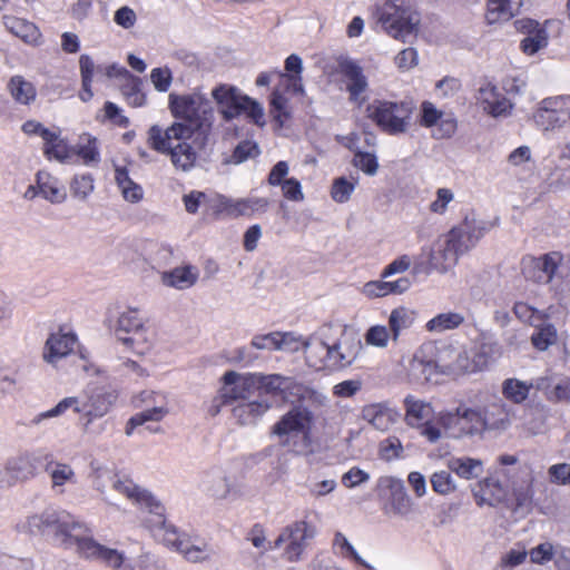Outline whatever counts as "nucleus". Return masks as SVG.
Listing matches in <instances>:
<instances>
[{"label": "nucleus", "mask_w": 570, "mask_h": 570, "mask_svg": "<svg viewBox=\"0 0 570 570\" xmlns=\"http://www.w3.org/2000/svg\"><path fill=\"white\" fill-rule=\"evenodd\" d=\"M168 110L175 121L165 129L159 125L150 126L147 145L169 156L176 168L188 171L214 144L215 108L204 94L193 91L170 92Z\"/></svg>", "instance_id": "f257e3e1"}, {"label": "nucleus", "mask_w": 570, "mask_h": 570, "mask_svg": "<svg viewBox=\"0 0 570 570\" xmlns=\"http://www.w3.org/2000/svg\"><path fill=\"white\" fill-rule=\"evenodd\" d=\"M38 530L67 549L75 547L79 557L100 561L114 570L120 569L125 561L121 551L97 542L91 529L66 511L42 512Z\"/></svg>", "instance_id": "f03ea898"}, {"label": "nucleus", "mask_w": 570, "mask_h": 570, "mask_svg": "<svg viewBox=\"0 0 570 570\" xmlns=\"http://www.w3.org/2000/svg\"><path fill=\"white\" fill-rule=\"evenodd\" d=\"M144 524L156 540L181 553L186 560L198 562L206 559L205 551L191 544L189 535L180 533L175 525L167 523L165 507L161 502H159V509H153L144 517Z\"/></svg>", "instance_id": "7ed1b4c3"}, {"label": "nucleus", "mask_w": 570, "mask_h": 570, "mask_svg": "<svg viewBox=\"0 0 570 570\" xmlns=\"http://www.w3.org/2000/svg\"><path fill=\"white\" fill-rule=\"evenodd\" d=\"M118 394L114 390L95 387L87 392L86 401L81 402L76 396L65 397L55 407L43 412L38 419L59 416L67 410L72 409L77 414L87 417L88 422L105 416L117 402Z\"/></svg>", "instance_id": "20e7f679"}, {"label": "nucleus", "mask_w": 570, "mask_h": 570, "mask_svg": "<svg viewBox=\"0 0 570 570\" xmlns=\"http://www.w3.org/2000/svg\"><path fill=\"white\" fill-rule=\"evenodd\" d=\"M411 101L376 99L366 108L367 117L385 134L400 135L407 131L413 114Z\"/></svg>", "instance_id": "39448f33"}, {"label": "nucleus", "mask_w": 570, "mask_h": 570, "mask_svg": "<svg viewBox=\"0 0 570 570\" xmlns=\"http://www.w3.org/2000/svg\"><path fill=\"white\" fill-rule=\"evenodd\" d=\"M80 73H81V89L78 94L79 98L87 102L94 97L91 90L92 78L96 75L98 79L105 78H126L130 81V91L127 92L129 96H135V106H141L145 97L139 90V79L134 77L125 67L118 65L109 66H95L92 59L82 55L79 59Z\"/></svg>", "instance_id": "423d86ee"}, {"label": "nucleus", "mask_w": 570, "mask_h": 570, "mask_svg": "<svg viewBox=\"0 0 570 570\" xmlns=\"http://www.w3.org/2000/svg\"><path fill=\"white\" fill-rule=\"evenodd\" d=\"M212 97L216 101L219 112L227 121L246 115L255 124H261L264 117L261 105L230 85L220 83L212 90Z\"/></svg>", "instance_id": "0eeeda50"}, {"label": "nucleus", "mask_w": 570, "mask_h": 570, "mask_svg": "<svg viewBox=\"0 0 570 570\" xmlns=\"http://www.w3.org/2000/svg\"><path fill=\"white\" fill-rule=\"evenodd\" d=\"M376 18L382 29L392 36H416L421 22L416 10L399 6L392 0H385L376 8Z\"/></svg>", "instance_id": "6e6552de"}, {"label": "nucleus", "mask_w": 570, "mask_h": 570, "mask_svg": "<svg viewBox=\"0 0 570 570\" xmlns=\"http://www.w3.org/2000/svg\"><path fill=\"white\" fill-rule=\"evenodd\" d=\"M436 423L453 439L472 438L483 434L481 424V409L460 404L454 411L438 413Z\"/></svg>", "instance_id": "1a4fd4ad"}, {"label": "nucleus", "mask_w": 570, "mask_h": 570, "mask_svg": "<svg viewBox=\"0 0 570 570\" xmlns=\"http://www.w3.org/2000/svg\"><path fill=\"white\" fill-rule=\"evenodd\" d=\"M563 261L564 255L559 250H551L539 256L528 254L521 258V274L528 282L549 284L558 274Z\"/></svg>", "instance_id": "9d476101"}, {"label": "nucleus", "mask_w": 570, "mask_h": 570, "mask_svg": "<svg viewBox=\"0 0 570 570\" xmlns=\"http://www.w3.org/2000/svg\"><path fill=\"white\" fill-rule=\"evenodd\" d=\"M286 383V376L279 374H253L245 376V379L233 390L232 393L225 394L220 397L219 405L230 404L233 401L246 400L250 396L252 390L257 386L267 394L281 396L283 385Z\"/></svg>", "instance_id": "9b49d317"}, {"label": "nucleus", "mask_w": 570, "mask_h": 570, "mask_svg": "<svg viewBox=\"0 0 570 570\" xmlns=\"http://www.w3.org/2000/svg\"><path fill=\"white\" fill-rule=\"evenodd\" d=\"M471 235L463 226L453 227L448 234L442 249L431 254V264L439 271H446L455 265L461 254L468 250L466 240Z\"/></svg>", "instance_id": "f8f14e48"}, {"label": "nucleus", "mask_w": 570, "mask_h": 570, "mask_svg": "<svg viewBox=\"0 0 570 570\" xmlns=\"http://www.w3.org/2000/svg\"><path fill=\"white\" fill-rule=\"evenodd\" d=\"M336 71L345 83L348 100L357 107H362L366 100L365 92L368 89V81L363 68L354 60L341 58L337 60Z\"/></svg>", "instance_id": "ddd939ff"}, {"label": "nucleus", "mask_w": 570, "mask_h": 570, "mask_svg": "<svg viewBox=\"0 0 570 570\" xmlns=\"http://www.w3.org/2000/svg\"><path fill=\"white\" fill-rule=\"evenodd\" d=\"M36 458L33 452L24 451L10 456L6 465L0 468V488H12L23 483L35 475Z\"/></svg>", "instance_id": "4468645a"}, {"label": "nucleus", "mask_w": 570, "mask_h": 570, "mask_svg": "<svg viewBox=\"0 0 570 570\" xmlns=\"http://www.w3.org/2000/svg\"><path fill=\"white\" fill-rule=\"evenodd\" d=\"M314 535V530L308 525L306 521H296L287 525L278 538L273 542L268 543L266 550L277 549L283 543L287 542L285 549L286 559L291 562L299 559L304 551L306 540Z\"/></svg>", "instance_id": "2eb2a0df"}, {"label": "nucleus", "mask_w": 570, "mask_h": 570, "mask_svg": "<svg viewBox=\"0 0 570 570\" xmlns=\"http://www.w3.org/2000/svg\"><path fill=\"white\" fill-rule=\"evenodd\" d=\"M419 124L424 128H433V137L436 139L450 138L458 127L456 119L452 115H444L429 100L420 105Z\"/></svg>", "instance_id": "dca6fc26"}, {"label": "nucleus", "mask_w": 570, "mask_h": 570, "mask_svg": "<svg viewBox=\"0 0 570 570\" xmlns=\"http://www.w3.org/2000/svg\"><path fill=\"white\" fill-rule=\"evenodd\" d=\"M314 423L313 412L302 405H294L274 425L272 432L278 436L292 433L307 438Z\"/></svg>", "instance_id": "f3484780"}, {"label": "nucleus", "mask_w": 570, "mask_h": 570, "mask_svg": "<svg viewBox=\"0 0 570 570\" xmlns=\"http://www.w3.org/2000/svg\"><path fill=\"white\" fill-rule=\"evenodd\" d=\"M331 347V370H343L354 363L363 350L361 338L353 333H343Z\"/></svg>", "instance_id": "a211bd4d"}, {"label": "nucleus", "mask_w": 570, "mask_h": 570, "mask_svg": "<svg viewBox=\"0 0 570 570\" xmlns=\"http://www.w3.org/2000/svg\"><path fill=\"white\" fill-rule=\"evenodd\" d=\"M38 136L43 140V155L49 160L53 159L59 163L71 164L72 146L60 137L59 130H49L38 122Z\"/></svg>", "instance_id": "6ab92c4d"}, {"label": "nucleus", "mask_w": 570, "mask_h": 570, "mask_svg": "<svg viewBox=\"0 0 570 570\" xmlns=\"http://www.w3.org/2000/svg\"><path fill=\"white\" fill-rule=\"evenodd\" d=\"M361 415L376 430L387 431L397 421L399 412L389 402H377L364 405Z\"/></svg>", "instance_id": "aec40b11"}, {"label": "nucleus", "mask_w": 570, "mask_h": 570, "mask_svg": "<svg viewBox=\"0 0 570 570\" xmlns=\"http://www.w3.org/2000/svg\"><path fill=\"white\" fill-rule=\"evenodd\" d=\"M476 98L483 109L493 117L505 116L512 109L510 100L491 82H485L479 88Z\"/></svg>", "instance_id": "412c9836"}, {"label": "nucleus", "mask_w": 570, "mask_h": 570, "mask_svg": "<svg viewBox=\"0 0 570 570\" xmlns=\"http://www.w3.org/2000/svg\"><path fill=\"white\" fill-rule=\"evenodd\" d=\"M77 343L78 338L76 334L65 333L60 330L58 333L51 334L47 340L43 358L49 363H55L72 353Z\"/></svg>", "instance_id": "4be33fe9"}, {"label": "nucleus", "mask_w": 570, "mask_h": 570, "mask_svg": "<svg viewBox=\"0 0 570 570\" xmlns=\"http://www.w3.org/2000/svg\"><path fill=\"white\" fill-rule=\"evenodd\" d=\"M115 489L125 494L134 503H136L144 517L153 509H159V501L147 490L139 488L128 480H118Z\"/></svg>", "instance_id": "5701e85b"}, {"label": "nucleus", "mask_w": 570, "mask_h": 570, "mask_svg": "<svg viewBox=\"0 0 570 570\" xmlns=\"http://www.w3.org/2000/svg\"><path fill=\"white\" fill-rule=\"evenodd\" d=\"M81 163L86 166L98 165L100 163L99 141L92 135L85 132L79 136V139L71 151V164Z\"/></svg>", "instance_id": "b1692460"}, {"label": "nucleus", "mask_w": 570, "mask_h": 570, "mask_svg": "<svg viewBox=\"0 0 570 570\" xmlns=\"http://www.w3.org/2000/svg\"><path fill=\"white\" fill-rule=\"evenodd\" d=\"M511 422V411L501 400L488 404L481 410L482 432L488 430H505Z\"/></svg>", "instance_id": "393cba45"}, {"label": "nucleus", "mask_w": 570, "mask_h": 570, "mask_svg": "<svg viewBox=\"0 0 570 570\" xmlns=\"http://www.w3.org/2000/svg\"><path fill=\"white\" fill-rule=\"evenodd\" d=\"M558 104L552 98L543 99L541 107L534 115L535 122L544 130L561 127L569 119V112L563 109H557L554 106Z\"/></svg>", "instance_id": "a878e982"}, {"label": "nucleus", "mask_w": 570, "mask_h": 570, "mask_svg": "<svg viewBox=\"0 0 570 570\" xmlns=\"http://www.w3.org/2000/svg\"><path fill=\"white\" fill-rule=\"evenodd\" d=\"M562 22L559 19H547L542 24L531 18H521L514 21L515 31L524 36H558Z\"/></svg>", "instance_id": "bb28decb"}, {"label": "nucleus", "mask_w": 570, "mask_h": 570, "mask_svg": "<svg viewBox=\"0 0 570 570\" xmlns=\"http://www.w3.org/2000/svg\"><path fill=\"white\" fill-rule=\"evenodd\" d=\"M268 206L266 198L226 199L222 203V210L232 218L252 216L255 212H265Z\"/></svg>", "instance_id": "cd10ccee"}, {"label": "nucleus", "mask_w": 570, "mask_h": 570, "mask_svg": "<svg viewBox=\"0 0 570 570\" xmlns=\"http://www.w3.org/2000/svg\"><path fill=\"white\" fill-rule=\"evenodd\" d=\"M473 494L479 505L494 507L504 500L507 492L498 480L487 478L478 483Z\"/></svg>", "instance_id": "c85d7f7f"}, {"label": "nucleus", "mask_w": 570, "mask_h": 570, "mask_svg": "<svg viewBox=\"0 0 570 570\" xmlns=\"http://www.w3.org/2000/svg\"><path fill=\"white\" fill-rule=\"evenodd\" d=\"M304 355L309 367L316 371L331 370V347L322 340H311L305 344Z\"/></svg>", "instance_id": "c756f323"}, {"label": "nucleus", "mask_w": 570, "mask_h": 570, "mask_svg": "<svg viewBox=\"0 0 570 570\" xmlns=\"http://www.w3.org/2000/svg\"><path fill=\"white\" fill-rule=\"evenodd\" d=\"M405 423L411 428H417L431 419L433 407L430 403L417 400L412 395L404 399Z\"/></svg>", "instance_id": "7c9ffc66"}, {"label": "nucleus", "mask_w": 570, "mask_h": 570, "mask_svg": "<svg viewBox=\"0 0 570 570\" xmlns=\"http://www.w3.org/2000/svg\"><path fill=\"white\" fill-rule=\"evenodd\" d=\"M370 281L364 285V293L368 297H384L391 294H402L406 292L411 282L407 277H401L396 281Z\"/></svg>", "instance_id": "2f4dec72"}, {"label": "nucleus", "mask_w": 570, "mask_h": 570, "mask_svg": "<svg viewBox=\"0 0 570 570\" xmlns=\"http://www.w3.org/2000/svg\"><path fill=\"white\" fill-rule=\"evenodd\" d=\"M269 404L266 402H240L233 407V416L240 425L256 424L257 421L268 411Z\"/></svg>", "instance_id": "473e14b6"}, {"label": "nucleus", "mask_w": 570, "mask_h": 570, "mask_svg": "<svg viewBox=\"0 0 570 570\" xmlns=\"http://www.w3.org/2000/svg\"><path fill=\"white\" fill-rule=\"evenodd\" d=\"M38 195L51 203H62L67 197L65 186L46 171H38Z\"/></svg>", "instance_id": "72a5a7b5"}, {"label": "nucleus", "mask_w": 570, "mask_h": 570, "mask_svg": "<svg viewBox=\"0 0 570 570\" xmlns=\"http://www.w3.org/2000/svg\"><path fill=\"white\" fill-rule=\"evenodd\" d=\"M533 389V382L521 381L514 377L505 379L501 385L503 397L513 404H522L527 401Z\"/></svg>", "instance_id": "f704fd0d"}, {"label": "nucleus", "mask_w": 570, "mask_h": 570, "mask_svg": "<svg viewBox=\"0 0 570 570\" xmlns=\"http://www.w3.org/2000/svg\"><path fill=\"white\" fill-rule=\"evenodd\" d=\"M281 396L284 400L296 399L297 401L303 400H313L318 403H324L325 396L318 393L317 391L304 385L303 383L297 382L293 377L286 376V383L283 385V391Z\"/></svg>", "instance_id": "c9c22d12"}, {"label": "nucleus", "mask_w": 570, "mask_h": 570, "mask_svg": "<svg viewBox=\"0 0 570 570\" xmlns=\"http://www.w3.org/2000/svg\"><path fill=\"white\" fill-rule=\"evenodd\" d=\"M115 180L126 200L136 203L142 198V188L129 177V171L126 167H116Z\"/></svg>", "instance_id": "e433bc0d"}, {"label": "nucleus", "mask_w": 570, "mask_h": 570, "mask_svg": "<svg viewBox=\"0 0 570 570\" xmlns=\"http://www.w3.org/2000/svg\"><path fill=\"white\" fill-rule=\"evenodd\" d=\"M161 279L167 286L185 289L196 283L197 274L193 273L190 266L176 267L173 271L165 272Z\"/></svg>", "instance_id": "4c0bfd02"}, {"label": "nucleus", "mask_w": 570, "mask_h": 570, "mask_svg": "<svg viewBox=\"0 0 570 570\" xmlns=\"http://www.w3.org/2000/svg\"><path fill=\"white\" fill-rule=\"evenodd\" d=\"M122 343L129 346L136 354L144 355L151 350L154 341V331L149 327H142L129 333L128 336L121 338Z\"/></svg>", "instance_id": "58836bf2"}, {"label": "nucleus", "mask_w": 570, "mask_h": 570, "mask_svg": "<svg viewBox=\"0 0 570 570\" xmlns=\"http://www.w3.org/2000/svg\"><path fill=\"white\" fill-rule=\"evenodd\" d=\"M515 4L507 0H488L485 20L489 24L509 21L513 16Z\"/></svg>", "instance_id": "ea45409f"}, {"label": "nucleus", "mask_w": 570, "mask_h": 570, "mask_svg": "<svg viewBox=\"0 0 570 570\" xmlns=\"http://www.w3.org/2000/svg\"><path fill=\"white\" fill-rule=\"evenodd\" d=\"M385 482L391 489V504L396 513L405 514L411 510V499L406 494L401 480L386 478Z\"/></svg>", "instance_id": "a19ab883"}, {"label": "nucleus", "mask_w": 570, "mask_h": 570, "mask_svg": "<svg viewBox=\"0 0 570 570\" xmlns=\"http://www.w3.org/2000/svg\"><path fill=\"white\" fill-rule=\"evenodd\" d=\"M464 322V316L460 313L449 312L441 313L431 318L426 323V328L429 331L443 332L448 330L458 328Z\"/></svg>", "instance_id": "79ce46f5"}, {"label": "nucleus", "mask_w": 570, "mask_h": 570, "mask_svg": "<svg viewBox=\"0 0 570 570\" xmlns=\"http://www.w3.org/2000/svg\"><path fill=\"white\" fill-rule=\"evenodd\" d=\"M289 337V333L272 332L254 336L252 345L258 350H281L287 344Z\"/></svg>", "instance_id": "37998d69"}, {"label": "nucleus", "mask_w": 570, "mask_h": 570, "mask_svg": "<svg viewBox=\"0 0 570 570\" xmlns=\"http://www.w3.org/2000/svg\"><path fill=\"white\" fill-rule=\"evenodd\" d=\"M166 413H167V410H165L164 407H151V409L141 411L139 413H136L128 420V422L126 424V429H125L126 434L127 435L132 434L134 430L137 426H140L148 421H155V422L160 421L166 415Z\"/></svg>", "instance_id": "c03bdc74"}, {"label": "nucleus", "mask_w": 570, "mask_h": 570, "mask_svg": "<svg viewBox=\"0 0 570 570\" xmlns=\"http://www.w3.org/2000/svg\"><path fill=\"white\" fill-rule=\"evenodd\" d=\"M8 89L13 99L20 104H28L35 97L32 83L24 81L21 76L12 77L8 83Z\"/></svg>", "instance_id": "a18cd8bd"}, {"label": "nucleus", "mask_w": 570, "mask_h": 570, "mask_svg": "<svg viewBox=\"0 0 570 570\" xmlns=\"http://www.w3.org/2000/svg\"><path fill=\"white\" fill-rule=\"evenodd\" d=\"M51 479L52 487H62L73 480L75 472L70 465L59 462H49L45 468Z\"/></svg>", "instance_id": "49530a36"}, {"label": "nucleus", "mask_w": 570, "mask_h": 570, "mask_svg": "<svg viewBox=\"0 0 570 570\" xmlns=\"http://www.w3.org/2000/svg\"><path fill=\"white\" fill-rule=\"evenodd\" d=\"M357 183V178H352V180L345 177L335 178L331 187V197L336 203H346L351 198Z\"/></svg>", "instance_id": "de8ad7c7"}, {"label": "nucleus", "mask_w": 570, "mask_h": 570, "mask_svg": "<svg viewBox=\"0 0 570 570\" xmlns=\"http://www.w3.org/2000/svg\"><path fill=\"white\" fill-rule=\"evenodd\" d=\"M403 454V445L401 440L391 435L379 443V456L380 459L391 462L400 459Z\"/></svg>", "instance_id": "09e8293b"}, {"label": "nucleus", "mask_w": 570, "mask_h": 570, "mask_svg": "<svg viewBox=\"0 0 570 570\" xmlns=\"http://www.w3.org/2000/svg\"><path fill=\"white\" fill-rule=\"evenodd\" d=\"M480 466L481 462L479 460H474L471 458L453 459L449 463V468L451 471L466 480L476 476L475 470Z\"/></svg>", "instance_id": "8fccbe9b"}, {"label": "nucleus", "mask_w": 570, "mask_h": 570, "mask_svg": "<svg viewBox=\"0 0 570 570\" xmlns=\"http://www.w3.org/2000/svg\"><path fill=\"white\" fill-rule=\"evenodd\" d=\"M333 543L335 547L341 549V554L344 558L353 560L356 564H358L362 568L372 569V567L360 557L354 547L348 542V540L342 532L335 533Z\"/></svg>", "instance_id": "3c124183"}, {"label": "nucleus", "mask_w": 570, "mask_h": 570, "mask_svg": "<svg viewBox=\"0 0 570 570\" xmlns=\"http://www.w3.org/2000/svg\"><path fill=\"white\" fill-rule=\"evenodd\" d=\"M557 341V331L552 324H546L538 328L531 336L532 345L539 351H546Z\"/></svg>", "instance_id": "603ef678"}, {"label": "nucleus", "mask_w": 570, "mask_h": 570, "mask_svg": "<svg viewBox=\"0 0 570 570\" xmlns=\"http://www.w3.org/2000/svg\"><path fill=\"white\" fill-rule=\"evenodd\" d=\"M354 167L361 169L364 174L373 176L377 173L379 161L374 154L354 150V157L352 160Z\"/></svg>", "instance_id": "864d4df0"}, {"label": "nucleus", "mask_w": 570, "mask_h": 570, "mask_svg": "<svg viewBox=\"0 0 570 570\" xmlns=\"http://www.w3.org/2000/svg\"><path fill=\"white\" fill-rule=\"evenodd\" d=\"M530 562L533 564L543 566L553 560L556 549L551 542H542L528 551Z\"/></svg>", "instance_id": "5fc2aeb1"}, {"label": "nucleus", "mask_w": 570, "mask_h": 570, "mask_svg": "<svg viewBox=\"0 0 570 570\" xmlns=\"http://www.w3.org/2000/svg\"><path fill=\"white\" fill-rule=\"evenodd\" d=\"M36 517L27 515L17 521L14 524L13 531L16 538L24 543L33 542L35 527H36Z\"/></svg>", "instance_id": "6e6d98bb"}, {"label": "nucleus", "mask_w": 570, "mask_h": 570, "mask_svg": "<svg viewBox=\"0 0 570 570\" xmlns=\"http://www.w3.org/2000/svg\"><path fill=\"white\" fill-rule=\"evenodd\" d=\"M430 482L433 491L438 494L446 495L455 490L453 479L448 471L434 472Z\"/></svg>", "instance_id": "4d7b16f0"}, {"label": "nucleus", "mask_w": 570, "mask_h": 570, "mask_svg": "<svg viewBox=\"0 0 570 570\" xmlns=\"http://www.w3.org/2000/svg\"><path fill=\"white\" fill-rule=\"evenodd\" d=\"M142 327H145L144 318L136 308L122 313L119 317V330L128 334L137 330H142Z\"/></svg>", "instance_id": "13d9d810"}, {"label": "nucleus", "mask_w": 570, "mask_h": 570, "mask_svg": "<svg viewBox=\"0 0 570 570\" xmlns=\"http://www.w3.org/2000/svg\"><path fill=\"white\" fill-rule=\"evenodd\" d=\"M259 154V149L256 142L250 140H242L235 147L232 158L236 164H240L250 157H255Z\"/></svg>", "instance_id": "bf43d9fd"}, {"label": "nucleus", "mask_w": 570, "mask_h": 570, "mask_svg": "<svg viewBox=\"0 0 570 570\" xmlns=\"http://www.w3.org/2000/svg\"><path fill=\"white\" fill-rule=\"evenodd\" d=\"M390 338L387 327L383 325L371 326L365 333V341L368 345L385 347Z\"/></svg>", "instance_id": "052dcab7"}, {"label": "nucleus", "mask_w": 570, "mask_h": 570, "mask_svg": "<svg viewBox=\"0 0 570 570\" xmlns=\"http://www.w3.org/2000/svg\"><path fill=\"white\" fill-rule=\"evenodd\" d=\"M271 111L281 125L291 116L287 111V99L278 91H273L272 94Z\"/></svg>", "instance_id": "680f3d73"}, {"label": "nucleus", "mask_w": 570, "mask_h": 570, "mask_svg": "<svg viewBox=\"0 0 570 570\" xmlns=\"http://www.w3.org/2000/svg\"><path fill=\"white\" fill-rule=\"evenodd\" d=\"M94 190V179L92 176L81 175L76 176L71 183V191L73 196L86 198Z\"/></svg>", "instance_id": "e2e57ef3"}, {"label": "nucleus", "mask_w": 570, "mask_h": 570, "mask_svg": "<svg viewBox=\"0 0 570 570\" xmlns=\"http://www.w3.org/2000/svg\"><path fill=\"white\" fill-rule=\"evenodd\" d=\"M453 191L449 188H439L436 190V198L430 204V212L433 214L443 215L446 212L448 205L453 200Z\"/></svg>", "instance_id": "0e129e2a"}, {"label": "nucleus", "mask_w": 570, "mask_h": 570, "mask_svg": "<svg viewBox=\"0 0 570 570\" xmlns=\"http://www.w3.org/2000/svg\"><path fill=\"white\" fill-rule=\"evenodd\" d=\"M368 479H370V475L367 472L360 469L358 466H353L342 475L341 481L345 488L352 489L362 483L367 482Z\"/></svg>", "instance_id": "69168bd1"}, {"label": "nucleus", "mask_w": 570, "mask_h": 570, "mask_svg": "<svg viewBox=\"0 0 570 570\" xmlns=\"http://www.w3.org/2000/svg\"><path fill=\"white\" fill-rule=\"evenodd\" d=\"M279 186L284 198L291 202H302L304 199V194L302 191V186L298 179L294 177L287 178Z\"/></svg>", "instance_id": "338daca9"}, {"label": "nucleus", "mask_w": 570, "mask_h": 570, "mask_svg": "<svg viewBox=\"0 0 570 570\" xmlns=\"http://www.w3.org/2000/svg\"><path fill=\"white\" fill-rule=\"evenodd\" d=\"M548 474L550 481L554 484H570V464L568 463H558L551 465L548 470Z\"/></svg>", "instance_id": "774afa93"}]
</instances>
